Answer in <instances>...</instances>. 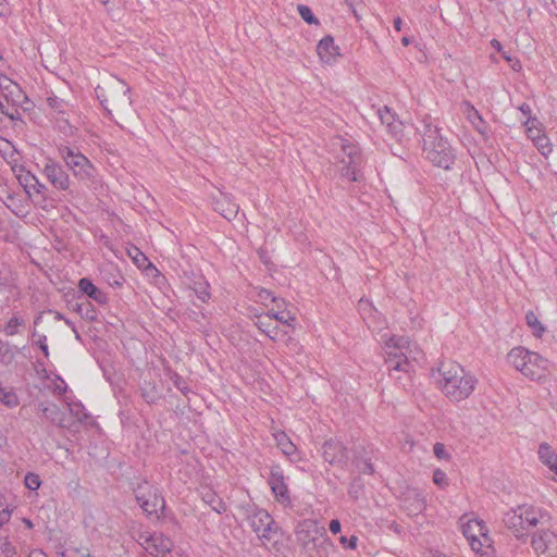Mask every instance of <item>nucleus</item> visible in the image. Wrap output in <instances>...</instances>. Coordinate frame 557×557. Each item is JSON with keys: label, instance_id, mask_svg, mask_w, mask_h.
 I'll use <instances>...</instances> for the list:
<instances>
[{"label": "nucleus", "instance_id": "obj_1", "mask_svg": "<svg viewBox=\"0 0 557 557\" xmlns=\"http://www.w3.org/2000/svg\"><path fill=\"white\" fill-rule=\"evenodd\" d=\"M442 391L454 401L468 398L475 388L476 379L455 362L442 363L438 368Z\"/></svg>", "mask_w": 557, "mask_h": 557}, {"label": "nucleus", "instance_id": "obj_2", "mask_svg": "<svg viewBox=\"0 0 557 557\" xmlns=\"http://www.w3.org/2000/svg\"><path fill=\"white\" fill-rule=\"evenodd\" d=\"M422 135L426 159L435 166L449 170L456 160V153L450 144L442 137L440 129L424 123Z\"/></svg>", "mask_w": 557, "mask_h": 557}, {"label": "nucleus", "instance_id": "obj_3", "mask_svg": "<svg viewBox=\"0 0 557 557\" xmlns=\"http://www.w3.org/2000/svg\"><path fill=\"white\" fill-rule=\"evenodd\" d=\"M408 342L403 338H391L387 343L388 350L386 351L385 363L389 371V375L396 380H400V376H396L395 373L403 372L410 380L411 374L414 372L413 361L408 356Z\"/></svg>", "mask_w": 557, "mask_h": 557}, {"label": "nucleus", "instance_id": "obj_4", "mask_svg": "<svg viewBox=\"0 0 557 557\" xmlns=\"http://www.w3.org/2000/svg\"><path fill=\"white\" fill-rule=\"evenodd\" d=\"M240 508L245 511L251 529L261 541L271 542L278 535L281 529L265 509L258 508L251 503L242 505Z\"/></svg>", "mask_w": 557, "mask_h": 557}, {"label": "nucleus", "instance_id": "obj_5", "mask_svg": "<svg viewBox=\"0 0 557 557\" xmlns=\"http://www.w3.org/2000/svg\"><path fill=\"white\" fill-rule=\"evenodd\" d=\"M58 151L64 160L69 170L79 181H89L94 178L96 169L91 162L76 148L60 145Z\"/></svg>", "mask_w": 557, "mask_h": 557}, {"label": "nucleus", "instance_id": "obj_6", "mask_svg": "<svg viewBox=\"0 0 557 557\" xmlns=\"http://www.w3.org/2000/svg\"><path fill=\"white\" fill-rule=\"evenodd\" d=\"M325 529L310 519L300 522L296 531L297 540L306 552L318 548L325 541Z\"/></svg>", "mask_w": 557, "mask_h": 557}, {"label": "nucleus", "instance_id": "obj_7", "mask_svg": "<svg viewBox=\"0 0 557 557\" xmlns=\"http://www.w3.org/2000/svg\"><path fill=\"white\" fill-rule=\"evenodd\" d=\"M342 151L344 153L341 160L343 164L341 168L342 177L347 178L349 182L359 181L358 168L362 160L359 148L348 140H342Z\"/></svg>", "mask_w": 557, "mask_h": 557}, {"label": "nucleus", "instance_id": "obj_8", "mask_svg": "<svg viewBox=\"0 0 557 557\" xmlns=\"http://www.w3.org/2000/svg\"><path fill=\"white\" fill-rule=\"evenodd\" d=\"M145 488H148L146 479L141 480L136 484V486L133 487L135 499L147 517L159 519L160 515L158 511L160 509L161 513L163 515V511L165 510V499L161 493H159L158 496H153L151 499H144Z\"/></svg>", "mask_w": 557, "mask_h": 557}, {"label": "nucleus", "instance_id": "obj_9", "mask_svg": "<svg viewBox=\"0 0 557 557\" xmlns=\"http://www.w3.org/2000/svg\"><path fill=\"white\" fill-rule=\"evenodd\" d=\"M286 480L282 467L280 465H273L270 469L268 483L275 500L285 507L292 506V497Z\"/></svg>", "mask_w": 557, "mask_h": 557}, {"label": "nucleus", "instance_id": "obj_10", "mask_svg": "<svg viewBox=\"0 0 557 557\" xmlns=\"http://www.w3.org/2000/svg\"><path fill=\"white\" fill-rule=\"evenodd\" d=\"M532 547L539 557H557V535L549 530H542L532 536Z\"/></svg>", "mask_w": 557, "mask_h": 557}, {"label": "nucleus", "instance_id": "obj_11", "mask_svg": "<svg viewBox=\"0 0 557 557\" xmlns=\"http://www.w3.org/2000/svg\"><path fill=\"white\" fill-rule=\"evenodd\" d=\"M322 449L324 460L331 466L344 467L347 465L348 450L342 442L331 438L324 442Z\"/></svg>", "mask_w": 557, "mask_h": 557}, {"label": "nucleus", "instance_id": "obj_12", "mask_svg": "<svg viewBox=\"0 0 557 557\" xmlns=\"http://www.w3.org/2000/svg\"><path fill=\"white\" fill-rule=\"evenodd\" d=\"M44 173L54 188L59 190H67L70 188L71 181L69 174L63 166L54 160L49 159L47 161Z\"/></svg>", "mask_w": 557, "mask_h": 557}, {"label": "nucleus", "instance_id": "obj_13", "mask_svg": "<svg viewBox=\"0 0 557 557\" xmlns=\"http://www.w3.org/2000/svg\"><path fill=\"white\" fill-rule=\"evenodd\" d=\"M550 362L540 354L531 351L528 357L527 371L524 376L532 381H542L547 376Z\"/></svg>", "mask_w": 557, "mask_h": 557}, {"label": "nucleus", "instance_id": "obj_14", "mask_svg": "<svg viewBox=\"0 0 557 557\" xmlns=\"http://www.w3.org/2000/svg\"><path fill=\"white\" fill-rule=\"evenodd\" d=\"M146 541V552L154 557H163L173 549L172 540L162 533L154 532Z\"/></svg>", "mask_w": 557, "mask_h": 557}, {"label": "nucleus", "instance_id": "obj_15", "mask_svg": "<svg viewBox=\"0 0 557 557\" xmlns=\"http://www.w3.org/2000/svg\"><path fill=\"white\" fill-rule=\"evenodd\" d=\"M404 506L412 515L422 512L426 507L423 493L418 488H409L404 496Z\"/></svg>", "mask_w": 557, "mask_h": 557}, {"label": "nucleus", "instance_id": "obj_16", "mask_svg": "<svg viewBox=\"0 0 557 557\" xmlns=\"http://www.w3.org/2000/svg\"><path fill=\"white\" fill-rule=\"evenodd\" d=\"M503 522L518 540L523 542L527 540L528 534L524 533L521 529V511L519 506L506 512L504 515Z\"/></svg>", "mask_w": 557, "mask_h": 557}, {"label": "nucleus", "instance_id": "obj_17", "mask_svg": "<svg viewBox=\"0 0 557 557\" xmlns=\"http://www.w3.org/2000/svg\"><path fill=\"white\" fill-rule=\"evenodd\" d=\"M78 289L88 298L92 299L99 305H106L108 302V296L104 292L98 288L90 278L82 277L78 281Z\"/></svg>", "mask_w": 557, "mask_h": 557}, {"label": "nucleus", "instance_id": "obj_18", "mask_svg": "<svg viewBox=\"0 0 557 557\" xmlns=\"http://www.w3.org/2000/svg\"><path fill=\"white\" fill-rule=\"evenodd\" d=\"M317 52L324 63H330L336 55L339 54L338 47L334 45V39L332 36L327 35L323 37L318 46Z\"/></svg>", "mask_w": 557, "mask_h": 557}, {"label": "nucleus", "instance_id": "obj_19", "mask_svg": "<svg viewBox=\"0 0 557 557\" xmlns=\"http://www.w3.org/2000/svg\"><path fill=\"white\" fill-rule=\"evenodd\" d=\"M462 533L467 540L481 536L485 542H491V539L487 535V529L483 521L469 520L462 525Z\"/></svg>", "mask_w": 557, "mask_h": 557}, {"label": "nucleus", "instance_id": "obj_20", "mask_svg": "<svg viewBox=\"0 0 557 557\" xmlns=\"http://www.w3.org/2000/svg\"><path fill=\"white\" fill-rule=\"evenodd\" d=\"M530 354L531 351L522 346L515 347L508 354V361L524 375Z\"/></svg>", "mask_w": 557, "mask_h": 557}, {"label": "nucleus", "instance_id": "obj_21", "mask_svg": "<svg viewBox=\"0 0 557 557\" xmlns=\"http://www.w3.org/2000/svg\"><path fill=\"white\" fill-rule=\"evenodd\" d=\"M255 325L264 333L270 339L276 341L277 335L280 333V327L277 324L271 321L270 314H260L256 315Z\"/></svg>", "mask_w": 557, "mask_h": 557}, {"label": "nucleus", "instance_id": "obj_22", "mask_svg": "<svg viewBox=\"0 0 557 557\" xmlns=\"http://www.w3.org/2000/svg\"><path fill=\"white\" fill-rule=\"evenodd\" d=\"M377 115L392 135L397 136L401 133V122L395 119V114L387 107L379 109Z\"/></svg>", "mask_w": 557, "mask_h": 557}, {"label": "nucleus", "instance_id": "obj_23", "mask_svg": "<svg viewBox=\"0 0 557 557\" xmlns=\"http://www.w3.org/2000/svg\"><path fill=\"white\" fill-rule=\"evenodd\" d=\"M537 454L540 460L555 474L557 480V454L555 450L547 443H542Z\"/></svg>", "mask_w": 557, "mask_h": 557}, {"label": "nucleus", "instance_id": "obj_24", "mask_svg": "<svg viewBox=\"0 0 557 557\" xmlns=\"http://www.w3.org/2000/svg\"><path fill=\"white\" fill-rule=\"evenodd\" d=\"M519 509L521 515H524L528 525H532V528L536 527L546 516L540 508L531 505H520Z\"/></svg>", "mask_w": 557, "mask_h": 557}, {"label": "nucleus", "instance_id": "obj_25", "mask_svg": "<svg viewBox=\"0 0 557 557\" xmlns=\"http://www.w3.org/2000/svg\"><path fill=\"white\" fill-rule=\"evenodd\" d=\"M202 500L218 513H223L227 509V506L223 502V499L220 498L216 495V493L212 490H206L205 492H202Z\"/></svg>", "mask_w": 557, "mask_h": 557}, {"label": "nucleus", "instance_id": "obj_26", "mask_svg": "<svg viewBox=\"0 0 557 557\" xmlns=\"http://www.w3.org/2000/svg\"><path fill=\"white\" fill-rule=\"evenodd\" d=\"M274 436L277 447L282 450V453L285 456L292 458L297 451V447L295 446V444L289 440V437L284 432H280Z\"/></svg>", "mask_w": 557, "mask_h": 557}, {"label": "nucleus", "instance_id": "obj_27", "mask_svg": "<svg viewBox=\"0 0 557 557\" xmlns=\"http://www.w3.org/2000/svg\"><path fill=\"white\" fill-rule=\"evenodd\" d=\"M209 288L210 285L203 277H198L193 282L191 289L202 302H207L211 297Z\"/></svg>", "mask_w": 557, "mask_h": 557}, {"label": "nucleus", "instance_id": "obj_28", "mask_svg": "<svg viewBox=\"0 0 557 557\" xmlns=\"http://www.w3.org/2000/svg\"><path fill=\"white\" fill-rule=\"evenodd\" d=\"M73 310L79 313V315L88 321H95L97 320V312L95 307L90 302H76L73 306Z\"/></svg>", "mask_w": 557, "mask_h": 557}, {"label": "nucleus", "instance_id": "obj_29", "mask_svg": "<svg viewBox=\"0 0 557 557\" xmlns=\"http://www.w3.org/2000/svg\"><path fill=\"white\" fill-rule=\"evenodd\" d=\"M525 323L532 329V333L535 337L540 338L546 331L545 326L540 322L536 314L533 311H528L525 314Z\"/></svg>", "mask_w": 557, "mask_h": 557}, {"label": "nucleus", "instance_id": "obj_30", "mask_svg": "<svg viewBox=\"0 0 557 557\" xmlns=\"http://www.w3.org/2000/svg\"><path fill=\"white\" fill-rule=\"evenodd\" d=\"M0 401L8 408H15L20 404L17 395L12 389L7 391L2 386L0 387Z\"/></svg>", "mask_w": 557, "mask_h": 557}, {"label": "nucleus", "instance_id": "obj_31", "mask_svg": "<svg viewBox=\"0 0 557 557\" xmlns=\"http://www.w3.org/2000/svg\"><path fill=\"white\" fill-rule=\"evenodd\" d=\"M15 354L11 345L8 342L0 341V363L2 366H9L13 362Z\"/></svg>", "mask_w": 557, "mask_h": 557}, {"label": "nucleus", "instance_id": "obj_32", "mask_svg": "<svg viewBox=\"0 0 557 557\" xmlns=\"http://www.w3.org/2000/svg\"><path fill=\"white\" fill-rule=\"evenodd\" d=\"M38 410L52 422L57 421L60 414V408L55 404L46 405L44 403H39Z\"/></svg>", "mask_w": 557, "mask_h": 557}, {"label": "nucleus", "instance_id": "obj_33", "mask_svg": "<svg viewBox=\"0 0 557 557\" xmlns=\"http://www.w3.org/2000/svg\"><path fill=\"white\" fill-rule=\"evenodd\" d=\"M0 555L2 557H17L16 548L10 542L8 536H0Z\"/></svg>", "mask_w": 557, "mask_h": 557}, {"label": "nucleus", "instance_id": "obj_34", "mask_svg": "<svg viewBox=\"0 0 557 557\" xmlns=\"http://www.w3.org/2000/svg\"><path fill=\"white\" fill-rule=\"evenodd\" d=\"M533 141H534L537 150L543 156L547 157L553 151L549 139L545 135L537 136V137L533 138Z\"/></svg>", "mask_w": 557, "mask_h": 557}, {"label": "nucleus", "instance_id": "obj_35", "mask_svg": "<svg viewBox=\"0 0 557 557\" xmlns=\"http://www.w3.org/2000/svg\"><path fill=\"white\" fill-rule=\"evenodd\" d=\"M24 319L13 315L5 324L4 332L8 336H13L17 333V327L24 325Z\"/></svg>", "mask_w": 557, "mask_h": 557}, {"label": "nucleus", "instance_id": "obj_36", "mask_svg": "<svg viewBox=\"0 0 557 557\" xmlns=\"http://www.w3.org/2000/svg\"><path fill=\"white\" fill-rule=\"evenodd\" d=\"M47 103L51 109H53L59 114L64 115L66 113L65 112L66 103L63 99H61L57 96H51V97L47 98Z\"/></svg>", "mask_w": 557, "mask_h": 557}, {"label": "nucleus", "instance_id": "obj_37", "mask_svg": "<svg viewBox=\"0 0 557 557\" xmlns=\"http://www.w3.org/2000/svg\"><path fill=\"white\" fill-rule=\"evenodd\" d=\"M297 9H298L299 15L306 23L319 24L318 18L314 16L312 10L309 7H307L305 4H299Z\"/></svg>", "mask_w": 557, "mask_h": 557}, {"label": "nucleus", "instance_id": "obj_38", "mask_svg": "<svg viewBox=\"0 0 557 557\" xmlns=\"http://www.w3.org/2000/svg\"><path fill=\"white\" fill-rule=\"evenodd\" d=\"M12 510L9 508L7 500L0 495V528L10 521Z\"/></svg>", "mask_w": 557, "mask_h": 557}, {"label": "nucleus", "instance_id": "obj_39", "mask_svg": "<svg viewBox=\"0 0 557 557\" xmlns=\"http://www.w3.org/2000/svg\"><path fill=\"white\" fill-rule=\"evenodd\" d=\"M171 380L174 384V386L181 391L184 395H187L188 393L191 392L190 387L188 386L187 382L184 380L183 376H181L180 374L177 373H173L171 375Z\"/></svg>", "mask_w": 557, "mask_h": 557}, {"label": "nucleus", "instance_id": "obj_40", "mask_svg": "<svg viewBox=\"0 0 557 557\" xmlns=\"http://www.w3.org/2000/svg\"><path fill=\"white\" fill-rule=\"evenodd\" d=\"M356 468L358 471L362 474H373L374 473V467L370 459H357L355 461Z\"/></svg>", "mask_w": 557, "mask_h": 557}, {"label": "nucleus", "instance_id": "obj_41", "mask_svg": "<svg viewBox=\"0 0 557 557\" xmlns=\"http://www.w3.org/2000/svg\"><path fill=\"white\" fill-rule=\"evenodd\" d=\"M25 486L28 488V490H32V491H36L39 488L40 484H41V481H40V478L38 474L36 473H33V472H28L26 475H25Z\"/></svg>", "mask_w": 557, "mask_h": 557}, {"label": "nucleus", "instance_id": "obj_42", "mask_svg": "<svg viewBox=\"0 0 557 557\" xmlns=\"http://www.w3.org/2000/svg\"><path fill=\"white\" fill-rule=\"evenodd\" d=\"M258 297L260 298V300L262 301H267V300H270L274 304H276L277 308H280V302L284 304V300L283 299H280L277 297H275L273 295V293L269 289H265V288H261L259 292H258Z\"/></svg>", "mask_w": 557, "mask_h": 557}, {"label": "nucleus", "instance_id": "obj_43", "mask_svg": "<svg viewBox=\"0 0 557 557\" xmlns=\"http://www.w3.org/2000/svg\"><path fill=\"white\" fill-rule=\"evenodd\" d=\"M18 180H20L21 184L24 186L25 190L29 194L30 187L33 186V184L37 180V177L27 171V172H25V174H20Z\"/></svg>", "mask_w": 557, "mask_h": 557}, {"label": "nucleus", "instance_id": "obj_44", "mask_svg": "<svg viewBox=\"0 0 557 557\" xmlns=\"http://www.w3.org/2000/svg\"><path fill=\"white\" fill-rule=\"evenodd\" d=\"M95 92H96V96L97 98L99 99L101 106L104 108V110L107 111V114L108 116L112 117V111L108 108V98L106 96V90L104 88L100 87V86H97L95 88Z\"/></svg>", "mask_w": 557, "mask_h": 557}, {"label": "nucleus", "instance_id": "obj_45", "mask_svg": "<svg viewBox=\"0 0 557 557\" xmlns=\"http://www.w3.org/2000/svg\"><path fill=\"white\" fill-rule=\"evenodd\" d=\"M467 541L469 542L471 549L475 553H481L484 546L490 547L491 545V542H485L481 536Z\"/></svg>", "mask_w": 557, "mask_h": 557}, {"label": "nucleus", "instance_id": "obj_46", "mask_svg": "<svg viewBox=\"0 0 557 557\" xmlns=\"http://www.w3.org/2000/svg\"><path fill=\"white\" fill-rule=\"evenodd\" d=\"M433 482H434V484H436L438 487H442V488L447 486L448 482H447L446 473L441 469L434 470Z\"/></svg>", "mask_w": 557, "mask_h": 557}, {"label": "nucleus", "instance_id": "obj_47", "mask_svg": "<svg viewBox=\"0 0 557 557\" xmlns=\"http://www.w3.org/2000/svg\"><path fill=\"white\" fill-rule=\"evenodd\" d=\"M274 320L286 325H292V322L295 321V317L289 311H277L274 313Z\"/></svg>", "mask_w": 557, "mask_h": 557}, {"label": "nucleus", "instance_id": "obj_48", "mask_svg": "<svg viewBox=\"0 0 557 557\" xmlns=\"http://www.w3.org/2000/svg\"><path fill=\"white\" fill-rule=\"evenodd\" d=\"M463 104L466 106L467 109L470 110L468 119L473 126H476V121L479 123H483V119L481 117L480 113L474 109V107L470 102L466 101Z\"/></svg>", "mask_w": 557, "mask_h": 557}, {"label": "nucleus", "instance_id": "obj_49", "mask_svg": "<svg viewBox=\"0 0 557 557\" xmlns=\"http://www.w3.org/2000/svg\"><path fill=\"white\" fill-rule=\"evenodd\" d=\"M141 396L147 404H156L160 399V395L154 387L149 391L143 389Z\"/></svg>", "mask_w": 557, "mask_h": 557}, {"label": "nucleus", "instance_id": "obj_50", "mask_svg": "<svg viewBox=\"0 0 557 557\" xmlns=\"http://www.w3.org/2000/svg\"><path fill=\"white\" fill-rule=\"evenodd\" d=\"M433 453L440 459H448L449 458V454L447 453L446 446L442 443L434 444Z\"/></svg>", "mask_w": 557, "mask_h": 557}, {"label": "nucleus", "instance_id": "obj_51", "mask_svg": "<svg viewBox=\"0 0 557 557\" xmlns=\"http://www.w3.org/2000/svg\"><path fill=\"white\" fill-rule=\"evenodd\" d=\"M34 344H36L39 347V349L42 351V354L46 358L49 357V347L47 345V336L46 335H39L38 339L34 341Z\"/></svg>", "mask_w": 557, "mask_h": 557}, {"label": "nucleus", "instance_id": "obj_52", "mask_svg": "<svg viewBox=\"0 0 557 557\" xmlns=\"http://www.w3.org/2000/svg\"><path fill=\"white\" fill-rule=\"evenodd\" d=\"M363 487V483L359 476L354 478L349 486V495H355L357 497L358 492Z\"/></svg>", "mask_w": 557, "mask_h": 557}, {"label": "nucleus", "instance_id": "obj_53", "mask_svg": "<svg viewBox=\"0 0 557 557\" xmlns=\"http://www.w3.org/2000/svg\"><path fill=\"white\" fill-rule=\"evenodd\" d=\"M147 487L148 488H145L144 490V499H151L153 496H158V494L160 493V490L159 487L154 486V485H151L148 481H147Z\"/></svg>", "mask_w": 557, "mask_h": 557}, {"label": "nucleus", "instance_id": "obj_54", "mask_svg": "<svg viewBox=\"0 0 557 557\" xmlns=\"http://www.w3.org/2000/svg\"><path fill=\"white\" fill-rule=\"evenodd\" d=\"M359 310L362 314V318L366 320V313L369 312L371 313L372 311H375L373 308H372V305L368 301V300H363V299H360L359 300Z\"/></svg>", "mask_w": 557, "mask_h": 557}, {"label": "nucleus", "instance_id": "obj_55", "mask_svg": "<svg viewBox=\"0 0 557 557\" xmlns=\"http://www.w3.org/2000/svg\"><path fill=\"white\" fill-rule=\"evenodd\" d=\"M339 541L343 545L347 546L348 548L356 549L358 537L355 535H351L349 539L346 536H341Z\"/></svg>", "mask_w": 557, "mask_h": 557}, {"label": "nucleus", "instance_id": "obj_56", "mask_svg": "<svg viewBox=\"0 0 557 557\" xmlns=\"http://www.w3.org/2000/svg\"><path fill=\"white\" fill-rule=\"evenodd\" d=\"M341 522L337 519H333L330 521L329 529L333 534H337L341 532Z\"/></svg>", "mask_w": 557, "mask_h": 557}, {"label": "nucleus", "instance_id": "obj_57", "mask_svg": "<svg viewBox=\"0 0 557 557\" xmlns=\"http://www.w3.org/2000/svg\"><path fill=\"white\" fill-rule=\"evenodd\" d=\"M4 115L7 117H9L11 121H21L22 120V115L17 109H14L12 111L8 110L7 112H4Z\"/></svg>", "mask_w": 557, "mask_h": 557}, {"label": "nucleus", "instance_id": "obj_58", "mask_svg": "<svg viewBox=\"0 0 557 557\" xmlns=\"http://www.w3.org/2000/svg\"><path fill=\"white\" fill-rule=\"evenodd\" d=\"M36 194H42L47 187L41 184L38 178L34 182L33 186L30 187Z\"/></svg>", "mask_w": 557, "mask_h": 557}, {"label": "nucleus", "instance_id": "obj_59", "mask_svg": "<svg viewBox=\"0 0 557 557\" xmlns=\"http://www.w3.org/2000/svg\"><path fill=\"white\" fill-rule=\"evenodd\" d=\"M519 110L522 112L523 115L528 116V121L525 122V124L529 123V121L531 120V108L528 103H522L520 107H519Z\"/></svg>", "mask_w": 557, "mask_h": 557}, {"label": "nucleus", "instance_id": "obj_60", "mask_svg": "<svg viewBox=\"0 0 557 557\" xmlns=\"http://www.w3.org/2000/svg\"><path fill=\"white\" fill-rule=\"evenodd\" d=\"M129 94H131V88L129 87H127V88L122 90V99H121V101L127 103L128 106L132 104V99H131Z\"/></svg>", "mask_w": 557, "mask_h": 557}, {"label": "nucleus", "instance_id": "obj_61", "mask_svg": "<svg viewBox=\"0 0 557 557\" xmlns=\"http://www.w3.org/2000/svg\"><path fill=\"white\" fill-rule=\"evenodd\" d=\"M135 250H136V256L133 259H134L135 263H137L139 267H141V262L147 261V258L137 248H135Z\"/></svg>", "mask_w": 557, "mask_h": 557}, {"label": "nucleus", "instance_id": "obj_62", "mask_svg": "<svg viewBox=\"0 0 557 557\" xmlns=\"http://www.w3.org/2000/svg\"><path fill=\"white\" fill-rule=\"evenodd\" d=\"M149 533H140L139 534V537H138V543L144 547V549L146 550V546L148 544V542L146 540L149 539Z\"/></svg>", "mask_w": 557, "mask_h": 557}, {"label": "nucleus", "instance_id": "obj_63", "mask_svg": "<svg viewBox=\"0 0 557 557\" xmlns=\"http://www.w3.org/2000/svg\"><path fill=\"white\" fill-rule=\"evenodd\" d=\"M9 8L5 0H0V15L3 16L8 14Z\"/></svg>", "mask_w": 557, "mask_h": 557}, {"label": "nucleus", "instance_id": "obj_64", "mask_svg": "<svg viewBox=\"0 0 557 557\" xmlns=\"http://www.w3.org/2000/svg\"><path fill=\"white\" fill-rule=\"evenodd\" d=\"M27 557H47V555L41 549L32 550Z\"/></svg>", "mask_w": 557, "mask_h": 557}]
</instances>
